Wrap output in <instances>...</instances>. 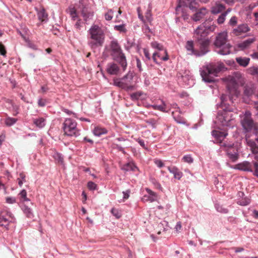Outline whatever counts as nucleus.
Here are the masks:
<instances>
[{"label": "nucleus", "mask_w": 258, "mask_h": 258, "mask_svg": "<svg viewBox=\"0 0 258 258\" xmlns=\"http://www.w3.org/2000/svg\"><path fill=\"white\" fill-rule=\"evenodd\" d=\"M220 103L218 104L217 106L221 110L218 111L215 122L222 126L232 127L235 123L232 113L235 108L228 102L233 103L231 97L226 94H222L220 97Z\"/></svg>", "instance_id": "f257e3e1"}, {"label": "nucleus", "mask_w": 258, "mask_h": 258, "mask_svg": "<svg viewBox=\"0 0 258 258\" xmlns=\"http://www.w3.org/2000/svg\"><path fill=\"white\" fill-rule=\"evenodd\" d=\"M90 35L88 44L93 51L97 48L101 47L105 39V36L100 27L96 25H92L88 30Z\"/></svg>", "instance_id": "f03ea898"}, {"label": "nucleus", "mask_w": 258, "mask_h": 258, "mask_svg": "<svg viewBox=\"0 0 258 258\" xmlns=\"http://www.w3.org/2000/svg\"><path fill=\"white\" fill-rule=\"evenodd\" d=\"M222 64H209L204 67L201 69V75L203 80L206 83H212L214 81V77L217 76L222 69Z\"/></svg>", "instance_id": "7ed1b4c3"}, {"label": "nucleus", "mask_w": 258, "mask_h": 258, "mask_svg": "<svg viewBox=\"0 0 258 258\" xmlns=\"http://www.w3.org/2000/svg\"><path fill=\"white\" fill-rule=\"evenodd\" d=\"M227 34L225 32L220 33L216 37L214 44L219 49L217 52L221 55H227L231 53L230 49L232 46L229 43H226Z\"/></svg>", "instance_id": "20e7f679"}, {"label": "nucleus", "mask_w": 258, "mask_h": 258, "mask_svg": "<svg viewBox=\"0 0 258 258\" xmlns=\"http://www.w3.org/2000/svg\"><path fill=\"white\" fill-rule=\"evenodd\" d=\"M241 125L245 132H251L253 135H258V124L254 122L251 118V113L249 111L245 112L241 119Z\"/></svg>", "instance_id": "39448f33"}, {"label": "nucleus", "mask_w": 258, "mask_h": 258, "mask_svg": "<svg viewBox=\"0 0 258 258\" xmlns=\"http://www.w3.org/2000/svg\"><path fill=\"white\" fill-rule=\"evenodd\" d=\"M133 74L129 72L121 78L114 80V85L126 91H132L135 89V86L133 84Z\"/></svg>", "instance_id": "423d86ee"}, {"label": "nucleus", "mask_w": 258, "mask_h": 258, "mask_svg": "<svg viewBox=\"0 0 258 258\" xmlns=\"http://www.w3.org/2000/svg\"><path fill=\"white\" fill-rule=\"evenodd\" d=\"M197 42L199 46V49L197 50L196 56H202L210 51V40L207 37L203 35L195 34Z\"/></svg>", "instance_id": "0eeeda50"}, {"label": "nucleus", "mask_w": 258, "mask_h": 258, "mask_svg": "<svg viewBox=\"0 0 258 258\" xmlns=\"http://www.w3.org/2000/svg\"><path fill=\"white\" fill-rule=\"evenodd\" d=\"M76 121L72 118H66L63 123L62 129L65 135L77 137L80 135V131L77 127Z\"/></svg>", "instance_id": "6e6552de"}, {"label": "nucleus", "mask_w": 258, "mask_h": 258, "mask_svg": "<svg viewBox=\"0 0 258 258\" xmlns=\"http://www.w3.org/2000/svg\"><path fill=\"white\" fill-rule=\"evenodd\" d=\"M216 28V25L214 24L212 20L208 19L198 26L195 31V34L203 35L207 37L210 33L214 32Z\"/></svg>", "instance_id": "1a4fd4ad"}, {"label": "nucleus", "mask_w": 258, "mask_h": 258, "mask_svg": "<svg viewBox=\"0 0 258 258\" xmlns=\"http://www.w3.org/2000/svg\"><path fill=\"white\" fill-rule=\"evenodd\" d=\"M15 222L16 219L13 214L7 208L0 210V226L8 230L9 224Z\"/></svg>", "instance_id": "9d476101"}, {"label": "nucleus", "mask_w": 258, "mask_h": 258, "mask_svg": "<svg viewBox=\"0 0 258 258\" xmlns=\"http://www.w3.org/2000/svg\"><path fill=\"white\" fill-rule=\"evenodd\" d=\"M175 20L176 23H178L182 19L185 21H187L189 20V15L187 13V7H186L181 4V3H178V5L175 8Z\"/></svg>", "instance_id": "9b49d317"}, {"label": "nucleus", "mask_w": 258, "mask_h": 258, "mask_svg": "<svg viewBox=\"0 0 258 258\" xmlns=\"http://www.w3.org/2000/svg\"><path fill=\"white\" fill-rule=\"evenodd\" d=\"M110 55L114 61L117 62L120 64L123 71H124L127 67V61L125 56L122 50L113 54H110Z\"/></svg>", "instance_id": "f8f14e48"}, {"label": "nucleus", "mask_w": 258, "mask_h": 258, "mask_svg": "<svg viewBox=\"0 0 258 258\" xmlns=\"http://www.w3.org/2000/svg\"><path fill=\"white\" fill-rule=\"evenodd\" d=\"M226 155L229 159L233 162H236L239 157L238 147L233 145L231 148L226 149Z\"/></svg>", "instance_id": "ddd939ff"}, {"label": "nucleus", "mask_w": 258, "mask_h": 258, "mask_svg": "<svg viewBox=\"0 0 258 258\" xmlns=\"http://www.w3.org/2000/svg\"><path fill=\"white\" fill-rule=\"evenodd\" d=\"M107 73L111 75H117L120 72V69L118 65L114 62L108 63L106 69Z\"/></svg>", "instance_id": "4468645a"}, {"label": "nucleus", "mask_w": 258, "mask_h": 258, "mask_svg": "<svg viewBox=\"0 0 258 258\" xmlns=\"http://www.w3.org/2000/svg\"><path fill=\"white\" fill-rule=\"evenodd\" d=\"M250 29L246 24L239 25L237 28L234 29L232 33L236 36L241 35L242 34L248 32Z\"/></svg>", "instance_id": "2eb2a0df"}, {"label": "nucleus", "mask_w": 258, "mask_h": 258, "mask_svg": "<svg viewBox=\"0 0 258 258\" xmlns=\"http://www.w3.org/2000/svg\"><path fill=\"white\" fill-rule=\"evenodd\" d=\"M236 168L243 171L253 172L251 163L247 161L237 164Z\"/></svg>", "instance_id": "dca6fc26"}, {"label": "nucleus", "mask_w": 258, "mask_h": 258, "mask_svg": "<svg viewBox=\"0 0 258 258\" xmlns=\"http://www.w3.org/2000/svg\"><path fill=\"white\" fill-rule=\"evenodd\" d=\"M178 3H181L183 6L188 7L192 11L197 10V2L196 0H178Z\"/></svg>", "instance_id": "f3484780"}, {"label": "nucleus", "mask_w": 258, "mask_h": 258, "mask_svg": "<svg viewBox=\"0 0 258 258\" xmlns=\"http://www.w3.org/2000/svg\"><path fill=\"white\" fill-rule=\"evenodd\" d=\"M208 13V10L205 7L198 10L193 15L192 19L194 21L197 22L201 20Z\"/></svg>", "instance_id": "a211bd4d"}, {"label": "nucleus", "mask_w": 258, "mask_h": 258, "mask_svg": "<svg viewBox=\"0 0 258 258\" xmlns=\"http://www.w3.org/2000/svg\"><path fill=\"white\" fill-rule=\"evenodd\" d=\"M212 135L216 139L217 142L221 143L222 141L228 135L226 132H221L217 130H213L212 132Z\"/></svg>", "instance_id": "6ab92c4d"}, {"label": "nucleus", "mask_w": 258, "mask_h": 258, "mask_svg": "<svg viewBox=\"0 0 258 258\" xmlns=\"http://www.w3.org/2000/svg\"><path fill=\"white\" fill-rule=\"evenodd\" d=\"M255 41V38H249L237 44V46L241 50L248 48L250 45Z\"/></svg>", "instance_id": "aec40b11"}, {"label": "nucleus", "mask_w": 258, "mask_h": 258, "mask_svg": "<svg viewBox=\"0 0 258 258\" xmlns=\"http://www.w3.org/2000/svg\"><path fill=\"white\" fill-rule=\"evenodd\" d=\"M146 190L148 194V195H145L144 196L143 200L149 201L150 202H153L157 200V195L156 192L153 191L148 188H146Z\"/></svg>", "instance_id": "412c9836"}, {"label": "nucleus", "mask_w": 258, "mask_h": 258, "mask_svg": "<svg viewBox=\"0 0 258 258\" xmlns=\"http://www.w3.org/2000/svg\"><path fill=\"white\" fill-rule=\"evenodd\" d=\"M172 115L174 120L177 123L179 124H185L186 123L184 119L180 115V111L179 108H177L175 111H172Z\"/></svg>", "instance_id": "4be33fe9"}, {"label": "nucleus", "mask_w": 258, "mask_h": 258, "mask_svg": "<svg viewBox=\"0 0 258 258\" xmlns=\"http://www.w3.org/2000/svg\"><path fill=\"white\" fill-rule=\"evenodd\" d=\"M225 9V6L222 4H216V5L211 8V13L214 15L222 13Z\"/></svg>", "instance_id": "5701e85b"}, {"label": "nucleus", "mask_w": 258, "mask_h": 258, "mask_svg": "<svg viewBox=\"0 0 258 258\" xmlns=\"http://www.w3.org/2000/svg\"><path fill=\"white\" fill-rule=\"evenodd\" d=\"M168 170L169 171L173 174L174 177L178 180L180 179V178L183 176V173L179 171V170L175 166L172 167H168Z\"/></svg>", "instance_id": "b1692460"}, {"label": "nucleus", "mask_w": 258, "mask_h": 258, "mask_svg": "<svg viewBox=\"0 0 258 258\" xmlns=\"http://www.w3.org/2000/svg\"><path fill=\"white\" fill-rule=\"evenodd\" d=\"M245 137L247 144L250 147L251 152L254 154H258V145L254 141L247 139L246 136Z\"/></svg>", "instance_id": "393cba45"}, {"label": "nucleus", "mask_w": 258, "mask_h": 258, "mask_svg": "<svg viewBox=\"0 0 258 258\" xmlns=\"http://www.w3.org/2000/svg\"><path fill=\"white\" fill-rule=\"evenodd\" d=\"M82 16L84 20L86 22L92 19L94 13L92 11H88L87 9H83L81 11Z\"/></svg>", "instance_id": "a878e982"}, {"label": "nucleus", "mask_w": 258, "mask_h": 258, "mask_svg": "<svg viewBox=\"0 0 258 258\" xmlns=\"http://www.w3.org/2000/svg\"><path fill=\"white\" fill-rule=\"evenodd\" d=\"M235 60L237 63L241 67H247L250 61V58L246 57H237Z\"/></svg>", "instance_id": "bb28decb"}, {"label": "nucleus", "mask_w": 258, "mask_h": 258, "mask_svg": "<svg viewBox=\"0 0 258 258\" xmlns=\"http://www.w3.org/2000/svg\"><path fill=\"white\" fill-rule=\"evenodd\" d=\"M121 169L126 172L130 171H136V170L138 169L136 165L133 162H128L124 164Z\"/></svg>", "instance_id": "cd10ccee"}, {"label": "nucleus", "mask_w": 258, "mask_h": 258, "mask_svg": "<svg viewBox=\"0 0 258 258\" xmlns=\"http://www.w3.org/2000/svg\"><path fill=\"white\" fill-rule=\"evenodd\" d=\"M121 50V49L116 41L113 40L111 41L110 54H113L115 52H117V51H119Z\"/></svg>", "instance_id": "c85d7f7f"}, {"label": "nucleus", "mask_w": 258, "mask_h": 258, "mask_svg": "<svg viewBox=\"0 0 258 258\" xmlns=\"http://www.w3.org/2000/svg\"><path fill=\"white\" fill-rule=\"evenodd\" d=\"M37 16L39 20L42 22H46L47 21L48 15L45 12L44 9L42 8L38 11L37 13Z\"/></svg>", "instance_id": "c756f323"}, {"label": "nucleus", "mask_w": 258, "mask_h": 258, "mask_svg": "<svg viewBox=\"0 0 258 258\" xmlns=\"http://www.w3.org/2000/svg\"><path fill=\"white\" fill-rule=\"evenodd\" d=\"M244 95L247 97L251 96L254 93V88L252 85H246L244 88Z\"/></svg>", "instance_id": "7c9ffc66"}, {"label": "nucleus", "mask_w": 258, "mask_h": 258, "mask_svg": "<svg viewBox=\"0 0 258 258\" xmlns=\"http://www.w3.org/2000/svg\"><path fill=\"white\" fill-rule=\"evenodd\" d=\"M231 11V8H228L225 11L222 12L217 19V23L219 24H223L226 19V16Z\"/></svg>", "instance_id": "2f4dec72"}, {"label": "nucleus", "mask_w": 258, "mask_h": 258, "mask_svg": "<svg viewBox=\"0 0 258 258\" xmlns=\"http://www.w3.org/2000/svg\"><path fill=\"white\" fill-rule=\"evenodd\" d=\"M153 53H156L158 58L161 60L166 61L169 59L166 50L162 51H155Z\"/></svg>", "instance_id": "473e14b6"}, {"label": "nucleus", "mask_w": 258, "mask_h": 258, "mask_svg": "<svg viewBox=\"0 0 258 258\" xmlns=\"http://www.w3.org/2000/svg\"><path fill=\"white\" fill-rule=\"evenodd\" d=\"M186 50L189 52L190 54L196 55L197 50L194 49V42L192 41H187L185 46Z\"/></svg>", "instance_id": "72a5a7b5"}, {"label": "nucleus", "mask_w": 258, "mask_h": 258, "mask_svg": "<svg viewBox=\"0 0 258 258\" xmlns=\"http://www.w3.org/2000/svg\"><path fill=\"white\" fill-rule=\"evenodd\" d=\"M107 131L105 128H101L97 126L93 130V134L95 136L100 137L102 135L106 134Z\"/></svg>", "instance_id": "f704fd0d"}, {"label": "nucleus", "mask_w": 258, "mask_h": 258, "mask_svg": "<svg viewBox=\"0 0 258 258\" xmlns=\"http://www.w3.org/2000/svg\"><path fill=\"white\" fill-rule=\"evenodd\" d=\"M21 209L23 211L24 213L29 218H32L33 217V214L32 213V209L29 208L26 205L22 206Z\"/></svg>", "instance_id": "c9c22d12"}, {"label": "nucleus", "mask_w": 258, "mask_h": 258, "mask_svg": "<svg viewBox=\"0 0 258 258\" xmlns=\"http://www.w3.org/2000/svg\"><path fill=\"white\" fill-rule=\"evenodd\" d=\"M34 123L36 126L42 128L45 125V119L43 117H39L34 120Z\"/></svg>", "instance_id": "e433bc0d"}, {"label": "nucleus", "mask_w": 258, "mask_h": 258, "mask_svg": "<svg viewBox=\"0 0 258 258\" xmlns=\"http://www.w3.org/2000/svg\"><path fill=\"white\" fill-rule=\"evenodd\" d=\"M67 12L70 14L72 20H75L78 17L76 10L74 7H70L67 10Z\"/></svg>", "instance_id": "4c0bfd02"}, {"label": "nucleus", "mask_w": 258, "mask_h": 258, "mask_svg": "<svg viewBox=\"0 0 258 258\" xmlns=\"http://www.w3.org/2000/svg\"><path fill=\"white\" fill-rule=\"evenodd\" d=\"M215 208L217 212L221 213L227 214L229 212V210L227 208L223 207L222 205H221L218 203L215 204Z\"/></svg>", "instance_id": "58836bf2"}, {"label": "nucleus", "mask_w": 258, "mask_h": 258, "mask_svg": "<svg viewBox=\"0 0 258 258\" xmlns=\"http://www.w3.org/2000/svg\"><path fill=\"white\" fill-rule=\"evenodd\" d=\"M151 46H152V48L157 49L159 51L166 50V49L164 48L163 46L157 41L152 42L151 43Z\"/></svg>", "instance_id": "ea45409f"}, {"label": "nucleus", "mask_w": 258, "mask_h": 258, "mask_svg": "<svg viewBox=\"0 0 258 258\" xmlns=\"http://www.w3.org/2000/svg\"><path fill=\"white\" fill-rule=\"evenodd\" d=\"M18 119L15 118L7 117L5 120L6 125L8 126H11L16 123Z\"/></svg>", "instance_id": "a19ab883"}, {"label": "nucleus", "mask_w": 258, "mask_h": 258, "mask_svg": "<svg viewBox=\"0 0 258 258\" xmlns=\"http://www.w3.org/2000/svg\"><path fill=\"white\" fill-rule=\"evenodd\" d=\"M162 104L161 105H151V107L154 110H159L162 112H166L165 110V104L163 101H162Z\"/></svg>", "instance_id": "79ce46f5"}, {"label": "nucleus", "mask_w": 258, "mask_h": 258, "mask_svg": "<svg viewBox=\"0 0 258 258\" xmlns=\"http://www.w3.org/2000/svg\"><path fill=\"white\" fill-rule=\"evenodd\" d=\"M114 29L116 31H118L120 32L126 33L127 31L125 28V24H122L118 25H115L114 26Z\"/></svg>", "instance_id": "37998d69"}, {"label": "nucleus", "mask_w": 258, "mask_h": 258, "mask_svg": "<svg viewBox=\"0 0 258 258\" xmlns=\"http://www.w3.org/2000/svg\"><path fill=\"white\" fill-rule=\"evenodd\" d=\"M53 158L55 161L60 164H62L63 162V157L62 155L59 153H55L53 155Z\"/></svg>", "instance_id": "c03bdc74"}, {"label": "nucleus", "mask_w": 258, "mask_h": 258, "mask_svg": "<svg viewBox=\"0 0 258 258\" xmlns=\"http://www.w3.org/2000/svg\"><path fill=\"white\" fill-rule=\"evenodd\" d=\"M143 94V92L138 91V92H136L131 94L130 95V97L132 100L135 101V100H138Z\"/></svg>", "instance_id": "a18cd8bd"}, {"label": "nucleus", "mask_w": 258, "mask_h": 258, "mask_svg": "<svg viewBox=\"0 0 258 258\" xmlns=\"http://www.w3.org/2000/svg\"><path fill=\"white\" fill-rule=\"evenodd\" d=\"M220 144L221 148L222 150L226 152L227 149H229L232 147L234 144L233 143H229L228 142H224L222 143V141H221V143Z\"/></svg>", "instance_id": "49530a36"}, {"label": "nucleus", "mask_w": 258, "mask_h": 258, "mask_svg": "<svg viewBox=\"0 0 258 258\" xmlns=\"http://www.w3.org/2000/svg\"><path fill=\"white\" fill-rule=\"evenodd\" d=\"M250 203V200L247 198L242 199L241 200H238L237 203L240 206H247Z\"/></svg>", "instance_id": "de8ad7c7"}, {"label": "nucleus", "mask_w": 258, "mask_h": 258, "mask_svg": "<svg viewBox=\"0 0 258 258\" xmlns=\"http://www.w3.org/2000/svg\"><path fill=\"white\" fill-rule=\"evenodd\" d=\"M25 175L23 173H21L19 174V177L17 178V180L18 184L20 187L22 186L24 182H25L26 181L25 179Z\"/></svg>", "instance_id": "09e8293b"}, {"label": "nucleus", "mask_w": 258, "mask_h": 258, "mask_svg": "<svg viewBox=\"0 0 258 258\" xmlns=\"http://www.w3.org/2000/svg\"><path fill=\"white\" fill-rule=\"evenodd\" d=\"M150 181L155 186V187L160 190H162V187L160 183L154 178H151Z\"/></svg>", "instance_id": "8fccbe9b"}, {"label": "nucleus", "mask_w": 258, "mask_h": 258, "mask_svg": "<svg viewBox=\"0 0 258 258\" xmlns=\"http://www.w3.org/2000/svg\"><path fill=\"white\" fill-rule=\"evenodd\" d=\"M158 227L161 230L163 228V231H165L168 230V223L166 221L161 222L158 225Z\"/></svg>", "instance_id": "3c124183"}, {"label": "nucleus", "mask_w": 258, "mask_h": 258, "mask_svg": "<svg viewBox=\"0 0 258 258\" xmlns=\"http://www.w3.org/2000/svg\"><path fill=\"white\" fill-rule=\"evenodd\" d=\"M23 201H29L30 200L27 198V192L25 189L21 191L19 195Z\"/></svg>", "instance_id": "603ef678"}, {"label": "nucleus", "mask_w": 258, "mask_h": 258, "mask_svg": "<svg viewBox=\"0 0 258 258\" xmlns=\"http://www.w3.org/2000/svg\"><path fill=\"white\" fill-rule=\"evenodd\" d=\"M135 141H136L137 142H138L139 145L143 148H144V149L145 150H148V147H147V146L146 145L145 143V142L143 140H142V139L140 138H135L134 139Z\"/></svg>", "instance_id": "864d4df0"}, {"label": "nucleus", "mask_w": 258, "mask_h": 258, "mask_svg": "<svg viewBox=\"0 0 258 258\" xmlns=\"http://www.w3.org/2000/svg\"><path fill=\"white\" fill-rule=\"evenodd\" d=\"M182 160L184 162L188 163H192L194 161V159L190 155H186L182 158Z\"/></svg>", "instance_id": "5fc2aeb1"}, {"label": "nucleus", "mask_w": 258, "mask_h": 258, "mask_svg": "<svg viewBox=\"0 0 258 258\" xmlns=\"http://www.w3.org/2000/svg\"><path fill=\"white\" fill-rule=\"evenodd\" d=\"M113 17V12L112 10H109L107 13L105 14V19L107 21L111 20Z\"/></svg>", "instance_id": "6e6d98bb"}, {"label": "nucleus", "mask_w": 258, "mask_h": 258, "mask_svg": "<svg viewBox=\"0 0 258 258\" xmlns=\"http://www.w3.org/2000/svg\"><path fill=\"white\" fill-rule=\"evenodd\" d=\"M87 186L89 190H94L97 189V185L93 181H89L87 183Z\"/></svg>", "instance_id": "4d7b16f0"}, {"label": "nucleus", "mask_w": 258, "mask_h": 258, "mask_svg": "<svg viewBox=\"0 0 258 258\" xmlns=\"http://www.w3.org/2000/svg\"><path fill=\"white\" fill-rule=\"evenodd\" d=\"M253 167L254 170H253V175L258 177V162L253 161Z\"/></svg>", "instance_id": "13d9d810"}, {"label": "nucleus", "mask_w": 258, "mask_h": 258, "mask_svg": "<svg viewBox=\"0 0 258 258\" xmlns=\"http://www.w3.org/2000/svg\"><path fill=\"white\" fill-rule=\"evenodd\" d=\"M111 213L113 216H114L117 219H119L121 217V215L119 213L118 210L115 208H112L111 209Z\"/></svg>", "instance_id": "bf43d9fd"}, {"label": "nucleus", "mask_w": 258, "mask_h": 258, "mask_svg": "<svg viewBox=\"0 0 258 258\" xmlns=\"http://www.w3.org/2000/svg\"><path fill=\"white\" fill-rule=\"evenodd\" d=\"M146 122L147 124L151 125L152 128H156V121L155 120H154L153 119H151L146 120Z\"/></svg>", "instance_id": "052dcab7"}, {"label": "nucleus", "mask_w": 258, "mask_h": 258, "mask_svg": "<svg viewBox=\"0 0 258 258\" xmlns=\"http://www.w3.org/2000/svg\"><path fill=\"white\" fill-rule=\"evenodd\" d=\"M145 17L148 22H149L150 23L151 22V21L152 20V18L151 10H148L147 11V12H146V15H145Z\"/></svg>", "instance_id": "680f3d73"}, {"label": "nucleus", "mask_w": 258, "mask_h": 258, "mask_svg": "<svg viewBox=\"0 0 258 258\" xmlns=\"http://www.w3.org/2000/svg\"><path fill=\"white\" fill-rule=\"evenodd\" d=\"M250 72L252 75H258V67H252L250 68Z\"/></svg>", "instance_id": "e2e57ef3"}, {"label": "nucleus", "mask_w": 258, "mask_h": 258, "mask_svg": "<svg viewBox=\"0 0 258 258\" xmlns=\"http://www.w3.org/2000/svg\"><path fill=\"white\" fill-rule=\"evenodd\" d=\"M237 18L235 16H233L231 18L229 24L231 26H235L237 23Z\"/></svg>", "instance_id": "0e129e2a"}, {"label": "nucleus", "mask_w": 258, "mask_h": 258, "mask_svg": "<svg viewBox=\"0 0 258 258\" xmlns=\"http://www.w3.org/2000/svg\"><path fill=\"white\" fill-rule=\"evenodd\" d=\"M12 110L14 112L13 115L16 116L19 113V107L16 104L13 105L12 106Z\"/></svg>", "instance_id": "69168bd1"}, {"label": "nucleus", "mask_w": 258, "mask_h": 258, "mask_svg": "<svg viewBox=\"0 0 258 258\" xmlns=\"http://www.w3.org/2000/svg\"><path fill=\"white\" fill-rule=\"evenodd\" d=\"M136 62H137V67L139 70L140 72H141L143 71V69L142 68V62L139 58H136Z\"/></svg>", "instance_id": "338daca9"}, {"label": "nucleus", "mask_w": 258, "mask_h": 258, "mask_svg": "<svg viewBox=\"0 0 258 258\" xmlns=\"http://www.w3.org/2000/svg\"><path fill=\"white\" fill-rule=\"evenodd\" d=\"M131 192V190L130 189H127L126 191H122V194L123 195V199L124 200H127L130 197V194Z\"/></svg>", "instance_id": "774afa93"}]
</instances>
